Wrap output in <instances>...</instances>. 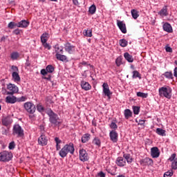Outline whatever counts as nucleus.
Here are the masks:
<instances>
[{"mask_svg":"<svg viewBox=\"0 0 177 177\" xmlns=\"http://www.w3.org/2000/svg\"><path fill=\"white\" fill-rule=\"evenodd\" d=\"M46 114L48 115L50 117V122L51 124H54V125H59V122L57 121L59 120V117L57 114L55 113L53 111L50 109H46Z\"/></svg>","mask_w":177,"mask_h":177,"instance_id":"nucleus-1","label":"nucleus"},{"mask_svg":"<svg viewBox=\"0 0 177 177\" xmlns=\"http://www.w3.org/2000/svg\"><path fill=\"white\" fill-rule=\"evenodd\" d=\"M13 158V154L12 152L4 151L0 153V161L3 162H8Z\"/></svg>","mask_w":177,"mask_h":177,"instance_id":"nucleus-2","label":"nucleus"},{"mask_svg":"<svg viewBox=\"0 0 177 177\" xmlns=\"http://www.w3.org/2000/svg\"><path fill=\"white\" fill-rule=\"evenodd\" d=\"M171 92H172V91L171 90V88L161 87L159 88L160 96L161 97L163 96L167 99H171V97H172V95L171 94Z\"/></svg>","mask_w":177,"mask_h":177,"instance_id":"nucleus-3","label":"nucleus"},{"mask_svg":"<svg viewBox=\"0 0 177 177\" xmlns=\"http://www.w3.org/2000/svg\"><path fill=\"white\" fill-rule=\"evenodd\" d=\"M55 71V66L53 65H48L46 68V71H45V80H46L47 84H50L52 86H53V82L50 80V75H49L48 77V73H52Z\"/></svg>","mask_w":177,"mask_h":177,"instance_id":"nucleus-4","label":"nucleus"},{"mask_svg":"<svg viewBox=\"0 0 177 177\" xmlns=\"http://www.w3.org/2000/svg\"><path fill=\"white\" fill-rule=\"evenodd\" d=\"M12 133L13 135H17L18 138H23L24 136V130L19 124H15L13 127Z\"/></svg>","mask_w":177,"mask_h":177,"instance_id":"nucleus-5","label":"nucleus"},{"mask_svg":"<svg viewBox=\"0 0 177 177\" xmlns=\"http://www.w3.org/2000/svg\"><path fill=\"white\" fill-rule=\"evenodd\" d=\"M24 107L27 113H29V114H34L37 110L35 105L32 102H30L24 103Z\"/></svg>","mask_w":177,"mask_h":177,"instance_id":"nucleus-6","label":"nucleus"},{"mask_svg":"<svg viewBox=\"0 0 177 177\" xmlns=\"http://www.w3.org/2000/svg\"><path fill=\"white\" fill-rule=\"evenodd\" d=\"M7 88L10 91L7 93V95H15V93H17V92H19V87L10 83L8 84Z\"/></svg>","mask_w":177,"mask_h":177,"instance_id":"nucleus-7","label":"nucleus"},{"mask_svg":"<svg viewBox=\"0 0 177 177\" xmlns=\"http://www.w3.org/2000/svg\"><path fill=\"white\" fill-rule=\"evenodd\" d=\"M140 165H142V167H146V166L151 167V166H153V162L151 158H145L140 160Z\"/></svg>","mask_w":177,"mask_h":177,"instance_id":"nucleus-8","label":"nucleus"},{"mask_svg":"<svg viewBox=\"0 0 177 177\" xmlns=\"http://www.w3.org/2000/svg\"><path fill=\"white\" fill-rule=\"evenodd\" d=\"M80 160L83 162H85V161H88V160H89V156L85 149L80 150Z\"/></svg>","mask_w":177,"mask_h":177,"instance_id":"nucleus-9","label":"nucleus"},{"mask_svg":"<svg viewBox=\"0 0 177 177\" xmlns=\"http://www.w3.org/2000/svg\"><path fill=\"white\" fill-rule=\"evenodd\" d=\"M103 88V93L105 95V96H107L109 99L111 97V91H110V88L109 87V84L107 83H104L102 84Z\"/></svg>","mask_w":177,"mask_h":177,"instance_id":"nucleus-10","label":"nucleus"},{"mask_svg":"<svg viewBox=\"0 0 177 177\" xmlns=\"http://www.w3.org/2000/svg\"><path fill=\"white\" fill-rule=\"evenodd\" d=\"M109 137L113 143H117L118 142V133H117L115 130L110 131Z\"/></svg>","mask_w":177,"mask_h":177,"instance_id":"nucleus-11","label":"nucleus"},{"mask_svg":"<svg viewBox=\"0 0 177 177\" xmlns=\"http://www.w3.org/2000/svg\"><path fill=\"white\" fill-rule=\"evenodd\" d=\"M65 150H66V152L70 153V154H74V151H75V149L74 148V144L72 142H70L69 144H66L64 146Z\"/></svg>","mask_w":177,"mask_h":177,"instance_id":"nucleus-12","label":"nucleus"},{"mask_svg":"<svg viewBox=\"0 0 177 177\" xmlns=\"http://www.w3.org/2000/svg\"><path fill=\"white\" fill-rule=\"evenodd\" d=\"M65 46V50L66 52H68L70 55H72V53H74L75 52V46L72 45L70 43H66L64 44Z\"/></svg>","mask_w":177,"mask_h":177,"instance_id":"nucleus-13","label":"nucleus"},{"mask_svg":"<svg viewBox=\"0 0 177 177\" xmlns=\"http://www.w3.org/2000/svg\"><path fill=\"white\" fill-rule=\"evenodd\" d=\"M151 156L153 158H158L160 157V149H158V147H153L151 149Z\"/></svg>","mask_w":177,"mask_h":177,"instance_id":"nucleus-14","label":"nucleus"},{"mask_svg":"<svg viewBox=\"0 0 177 177\" xmlns=\"http://www.w3.org/2000/svg\"><path fill=\"white\" fill-rule=\"evenodd\" d=\"M117 26L123 34H127V26L123 21L118 20Z\"/></svg>","mask_w":177,"mask_h":177,"instance_id":"nucleus-15","label":"nucleus"},{"mask_svg":"<svg viewBox=\"0 0 177 177\" xmlns=\"http://www.w3.org/2000/svg\"><path fill=\"white\" fill-rule=\"evenodd\" d=\"M80 86L82 89H83L84 91H91L92 88V86H91V84L88 82H85L84 80L81 82Z\"/></svg>","mask_w":177,"mask_h":177,"instance_id":"nucleus-16","label":"nucleus"},{"mask_svg":"<svg viewBox=\"0 0 177 177\" xmlns=\"http://www.w3.org/2000/svg\"><path fill=\"white\" fill-rule=\"evenodd\" d=\"M116 164L118 167H125L127 165V161L125 160L124 158L118 157L116 159Z\"/></svg>","mask_w":177,"mask_h":177,"instance_id":"nucleus-17","label":"nucleus"},{"mask_svg":"<svg viewBox=\"0 0 177 177\" xmlns=\"http://www.w3.org/2000/svg\"><path fill=\"white\" fill-rule=\"evenodd\" d=\"M30 25V22L26 20H22L18 23V27L19 28H27Z\"/></svg>","mask_w":177,"mask_h":177,"instance_id":"nucleus-18","label":"nucleus"},{"mask_svg":"<svg viewBox=\"0 0 177 177\" xmlns=\"http://www.w3.org/2000/svg\"><path fill=\"white\" fill-rule=\"evenodd\" d=\"M6 103H10L11 104H13L17 102V98L15 96H7L6 97Z\"/></svg>","mask_w":177,"mask_h":177,"instance_id":"nucleus-19","label":"nucleus"},{"mask_svg":"<svg viewBox=\"0 0 177 177\" xmlns=\"http://www.w3.org/2000/svg\"><path fill=\"white\" fill-rule=\"evenodd\" d=\"M123 158H124L125 161H127L128 164H131L132 163V161H133V158H132V156L129 153H124Z\"/></svg>","mask_w":177,"mask_h":177,"instance_id":"nucleus-20","label":"nucleus"},{"mask_svg":"<svg viewBox=\"0 0 177 177\" xmlns=\"http://www.w3.org/2000/svg\"><path fill=\"white\" fill-rule=\"evenodd\" d=\"M92 144L97 147H100V146H102V141L100 140V138H99V137H95L93 138Z\"/></svg>","mask_w":177,"mask_h":177,"instance_id":"nucleus-21","label":"nucleus"},{"mask_svg":"<svg viewBox=\"0 0 177 177\" xmlns=\"http://www.w3.org/2000/svg\"><path fill=\"white\" fill-rule=\"evenodd\" d=\"M124 57L129 63H133V57L129 53H125L124 54Z\"/></svg>","mask_w":177,"mask_h":177,"instance_id":"nucleus-22","label":"nucleus"},{"mask_svg":"<svg viewBox=\"0 0 177 177\" xmlns=\"http://www.w3.org/2000/svg\"><path fill=\"white\" fill-rule=\"evenodd\" d=\"M91 140V134L86 133L84 134L82 137V143H87Z\"/></svg>","mask_w":177,"mask_h":177,"instance_id":"nucleus-23","label":"nucleus"},{"mask_svg":"<svg viewBox=\"0 0 177 177\" xmlns=\"http://www.w3.org/2000/svg\"><path fill=\"white\" fill-rule=\"evenodd\" d=\"M3 125H5V127H8V125L12 124V119L10 117H6L3 118L2 120Z\"/></svg>","mask_w":177,"mask_h":177,"instance_id":"nucleus-24","label":"nucleus"},{"mask_svg":"<svg viewBox=\"0 0 177 177\" xmlns=\"http://www.w3.org/2000/svg\"><path fill=\"white\" fill-rule=\"evenodd\" d=\"M163 30L167 32H172V26H171V24L165 23L163 25Z\"/></svg>","mask_w":177,"mask_h":177,"instance_id":"nucleus-25","label":"nucleus"},{"mask_svg":"<svg viewBox=\"0 0 177 177\" xmlns=\"http://www.w3.org/2000/svg\"><path fill=\"white\" fill-rule=\"evenodd\" d=\"M55 56L57 60H60V62H66V60H67V57L66 55H62L59 53H56Z\"/></svg>","mask_w":177,"mask_h":177,"instance_id":"nucleus-26","label":"nucleus"},{"mask_svg":"<svg viewBox=\"0 0 177 177\" xmlns=\"http://www.w3.org/2000/svg\"><path fill=\"white\" fill-rule=\"evenodd\" d=\"M159 15L160 16H168V8H167V6H165L162 9L160 10Z\"/></svg>","mask_w":177,"mask_h":177,"instance_id":"nucleus-27","label":"nucleus"},{"mask_svg":"<svg viewBox=\"0 0 177 177\" xmlns=\"http://www.w3.org/2000/svg\"><path fill=\"white\" fill-rule=\"evenodd\" d=\"M67 154H68V153L67 152L64 147L61 150H59V155L60 156V157H62V158L67 157Z\"/></svg>","mask_w":177,"mask_h":177,"instance_id":"nucleus-28","label":"nucleus"},{"mask_svg":"<svg viewBox=\"0 0 177 177\" xmlns=\"http://www.w3.org/2000/svg\"><path fill=\"white\" fill-rule=\"evenodd\" d=\"M124 114L126 120H129V118L132 117V111L130 109H125Z\"/></svg>","mask_w":177,"mask_h":177,"instance_id":"nucleus-29","label":"nucleus"},{"mask_svg":"<svg viewBox=\"0 0 177 177\" xmlns=\"http://www.w3.org/2000/svg\"><path fill=\"white\" fill-rule=\"evenodd\" d=\"M12 76L15 82H20V75H19V73L13 72Z\"/></svg>","mask_w":177,"mask_h":177,"instance_id":"nucleus-30","label":"nucleus"},{"mask_svg":"<svg viewBox=\"0 0 177 177\" xmlns=\"http://www.w3.org/2000/svg\"><path fill=\"white\" fill-rule=\"evenodd\" d=\"M48 38H49V34L46 33L45 34V49H48V50H50L52 49V46L49 45V44L46 43L48 41Z\"/></svg>","mask_w":177,"mask_h":177,"instance_id":"nucleus-31","label":"nucleus"},{"mask_svg":"<svg viewBox=\"0 0 177 177\" xmlns=\"http://www.w3.org/2000/svg\"><path fill=\"white\" fill-rule=\"evenodd\" d=\"M38 143H39V145H41V146H44V145H45V135L44 134V133L39 138Z\"/></svg>","mask_w":177,"mask_h":177,"instance_id":"nucleus-32","label":"nucleus"},{"mask_svg":"<svg viewBox=\"0 0 177 177\" xmlns=\"http://www.w3.org/2000/svg\"><path fill=\"white\" fill-rule=\"evenodd\" d=\"M156 133L160 136H165V130L161 128H157Z\"/></svg>","mask_w":177,"mask_h":177,"instance_id":"nucleus-33","label":"nucleus"},{"mask_svg":"<svg viewBox=\"0 0 177 177\" xmlns=\"http://www.w3.org/2000/svg\"><path fill=\"white\" fill-rule=\"evenodd\" d=\"M132 78H139V80H142V75L138 71H133Z\"/></svg>","mask_w":177,"mask_h":177,"instance_id":"nucleus-34","label":"nucleus"},{"mask_svg":"<svg viewBox=\"0 0 177 177\" xmlns=\"http://www.w3.org/2000/svg\"><path fill=\"white\" fill-rule=\"evenodd\" d=\"M119 44L122 48H125V46L128 45V41H127L125 39H122L119 40Z\"/></svg>","mask_w":177,"mask_h":177,"instance_id":"nucleus-35","label":"nucleus"},{"mask_svg":"<svg viewBox=\"0 0 177 177\" xmlns=\"http://www.w3.org/2000/svg\"><path fill=\"white\" fill-rule=\"evenodd\" d=\"M131 15L133 19H135V20H136V19H138V17L139 16V12H138V10L135 9L131 10Z\"/></svg>","mask_w":177,"mask_h":177,"instance_id":"nucleus-36","label":"nucleus"},{"mask_svg":"<svg viewBox=\"0 0 177 177\" xmlns=\"http://www.w3.org/2000/svg\"><path fill=\"white\" fill-rule=\"evenodd\" d=\"M19 56L20 55H19V53L14 52V53H11L10 58L12 59V60H17V59H19Z\"/></svg>","mask_w":177,"mask_h":177,"instance_id":"nucleus-37","label":"nucleus"},{"mask_svg":"<svg viewBox=\"0 0 177 177\" xmlns=\"http://www.w3.org/2000/svg\"><path fill=\"white\" fill-rule=\"evenodd\" d=\"M88 12L91 15H95V13H96V6H95V4H93L89 8Z\"/></svg>","mask_w":177,"mask_h":177,"instance_id":"nucleus-38","label":"nucleus"},{"mask_svg":"<svg viewBox=\"0 0 177 177\" xmlns=\"http://www.w3.org/2000/svg\"><path fill=\"white\" fill-rule=\"evenodd\" d=\"M8 27L10 30H13V28H16V27H18V24L11 21L8 24Z\"/></svg>","mask_w":177,"mask_h":177,"instance_id":"nucleus-39","label":"nucleus"},{"mask_svg":"<svg viewBox=\"0 0 177 177\" xmlns=\"http://www.w3.org/2000/svg\"><path fill=\"white\" fill-rule=\"evenodd\" d=\"M109 127L111 129H113L112 131H117V129H118V126L114 122H111V123L109 124Z\"/></svg>","mask_w":177,"mask_h":177,"instance_id":"nucleus-40","label":"nucleus"},{"mask_svg":"<svg viewBox=\"0 0 177 177\" xmlns=\"http://www.w3.org/2000/svg\"><path fill=\"white\" fill-rule=\"evenodd\" d=\"M164 76L169 80H172L174 78V75H172V72H165L164 73Z\"/></svg>","mask_w":177,"mask_h":177,"instance_id":"nucleus-41","label":"nucleus"},{"mask_svg":"<svg viewBox=\"0 0 177 177\" xmlns=\"http://www.w3.org/2000/svg\"><path fill=\"white\" fill-rule=\"evenodd\" d=\"M37 111H39V113H42L45 111V108L41 104H39L37 105Z\"/></svg>","mask_w":177,"mask_h":177,"instance_id":"nucleus-42","label":"nucleus"},{"mask_svg":"<svg viewBox=\"0 0 177 177\" xmlns=\"http://www.w3.org/2000/svg\"><path fill=\"white\" fill-rule=\"evenodd\" d=\"M85 37H92V29L84 30Z\"/></svg>","mask_w":177,"mask_h":177,"instance_id":"nucleus-43","label":"nucleus"},{"mask_svg":"<svg viewBox=\"0 0 177 177\" xmlns=\"http://www.w3.org/2000/svg\"><path fill=\"white\" fill-rule=\"evenodd\" d=\"M55 52L57 53H62V54H63V48L59 47V45H57V44L55 45Z\"/></svg>","mask_w":177,"mask_h":177,"instance_id":"nucleus-44","label":"nucleus"},{"mask_svg":"<svg viewBox=\"0 0 177 177\" xmlns=\"http://www.w3.org/2000/svg\"><path fill=\"white\" fill-rule=\"evenodd\" d=\"M137 96L138 97H142L143 99H146L147 97V93H142V92H138Z\"/></svg>","mask_w":177,"mask_h":177,"instance_id":"nucleus-45","label":"nucleus"},{"mask_svg":"<svg viewBox=\"0 0 177 177\" xmlns=\"http://www.w3.org/2000/svg\"><path fill=\"white\" fill-rule=\"evenodd\" d=\"M174 175V171L170 170L164 174V177H171Z\"/></svg>","mask_w":177,"mask_h":177,"instance_id":"nucleus-46","label":"nucleus"},{"mask_svg":"<svg viewBox=\"0 0 177 177\" xmlns=\"http://www.w3.org/2000/svg\"><path fill=\"white\" fill-rule=\"evenodd\" d=\"M133 113L136 114V115L139 114V112L140 111V107L133 106Z\"/></svg>","mask_w":177,"mask_h":177,"instance_id":"nucleus-47","label":"nucleus"},{"mask_svg":"<svg viewBox=\"0 0 177 177\" xmlns=\"http://www.w3.org/2000/svg\"><path fill=\"white\" fill-rule=\"evenodd\" d=\"M15 147H16V144L15 143V141H12L11 142H10L8 149L10 150H13V149H15Z\"/></svg>","mask_w":177,"mask_h":177,"instance_id":"nucleus-48","label":"nucleus"},{"mask_svg":"<svg viewBox=\"0 0 177 177\" xmlns=\"http://www.w3.org/2000/svg\"><path fill=\"white\" fill-rule=\"evenodd\" d=\"M172 169H177V158H176L171 163Z\"/></svg>","mask_w":177,"mask_h":177,"instance_id":"nucleus-49","label":"nucleus"},{"mask_svg":"<svg viewBox=\"0 0 177 177\" xmlns=\"http://www.w3.org/2000/svg\"><path fill=\"white\" fill-rule=\"evenodd\" d=\"M26 100H27V97L25 96H22L20 97L17 98V102H26Z\"/></svg>","mask_w":177,"mask_h":177,"instance_id":"nucleus-50","label":"nucleus"},{"mask_svg":"<svg viewBox=\"0 0 177 177\" xmlns=\"http://www.w3.org/2000/svg\"><path fill=\"white\" fill-rule=\"evenodd\" d=\"M122 62V61L121 59V57H118L115 60L116 66H118V67H120L121 66Z\"/></svg>","mask_w":177,"mask_h":177,"instance_id":"nucleus-51","label":"nucleus"},{"mask_svg":"<svg viewBox=\"0 0 177 177\" xmlns=\"http://www.w3.org/2000/svg\"><path fill=\"white\" fill-rule=\"evenodd\" d=\"M80 65L82 66H84L86 67H88V66H89V67H93L92 66V65H91V64H88V62H85V61H83L80 63Z\"/></svg>","mask_w":177,"mask_h":177,"instance_id":"nucleus-52","label":"nucleus"},{"mask_svg":"<svg viewBox=\"0 0 177 177\" xmlns=\"http://www.w3.org/2000/svg\"><path fill=\"white\" fill-rule=\"evenodd\" d=\"M176 158V153H173L171 154V156L169 157V158L168 159L169 161H175V158Z\"/></svg>","mask_w":177,"mask_h":177,"instance_id":"nucleus-53","label":"nucleus"},{"mask_svg":"<svg viewBox=\"0 0 177 177\" xmlns=\"http://www.w3.org/2000/svg\"><path fill=\"white\" fill-rule=\"evenodd\" d=\"M41 42L44 46H45V33H43L41 36Z\"/></svg>","mask_w":177,"mask_h":177,"instance_id":"nucleus-54","label":"nucleus"},{"mask_svg":"<svg viewBox=\"0 0 177 177\" xmlns=\"http://www.w3.org/2000/svg\"><path fill=\"white\" fill-rule=\"evenodd\" d=\"M21 31V30L20 29L17 28L12 31V33H14L15 35H19V34H20Z\"/></svg>","mask_w":177,"mask_h":177,"instance_id":"nucleus-55","label":"nucleus"},{"mask_svg":"<svg viewBox=\"0 0 177 177\" xmlns=\"http://www.w3.org/2000/svg\"><path fill=\"white\" fill-rule=\"evenodd\" d=\"M55 142L56 145H60V143H62V140L57 137L55 138Z\"/></svg>","mask_w":177,"mask_h":177,"instance_id":"nucleus-56","label":"nucleus"},{"mask_svg":"<svg viewBox=\"0 0 177 177\" xmlns=\"http://www.w3.org/2000/svg\"><path fill=\"white\" fill-rule=\"evenodd\" d=\"M166 52H169V53H172V48L169 46L165 47Z\"/></svg>","mask_w":177,"mask_h":177,"instance_id":"nucleus-57","label":"nucleus"},{"mask_svg":"<svg viewBox=\"0 0 177 177\" xmlns=\"http://www.w3.org/2000/svg\"><path fill=\"white\" fill-rule=\"evenodd\" d=\"M11 68L14 71V73H17V71H19V68L16 66H12Z\"/></svg>","mask_w":177,"mask_h":177,"instance_id":"nucleus-58","label":"nucleus"},{"mask_svg":"<svg viewBox=\"0 0 177 177\" xmlns=\"http://www.w3.org/2000/svg\"><path fill=\"white\" fill-rule=\"evenodd\" d=\"M145 122H146V120H140L138 121V125H145Z\"/></svg>","mask_w":177,"mask_h":177,"instance_id":"nucleus-59","label":"nucleus"},{"mask_svg":"<svg viewBox=\"0 0 177 177\" xmlns=\"http://www.w3.org/2000/svg\"><path fill=\"white\" fill-rule=\"evenodd\" d=\"M98 176L100 177H106V174L103 171L98 173Z\"/></svg>","mask_w":177,"mask_h":177,"instance_id":"nucleus-60","label":"nucleus"},{"mask_svg":"<svg viewBox=\"0 0 177 177\" xmlns=\"http://www.w3.org/2000/svg\"><path fill=\"white\" fill-rule=\"evenodd\" d=\"M174 77L177 78V67L174 68Z\"/></svg>","mask_w":177,"mask_h":177,"instance_id":"nucleus-61","label":"nucleus"},{"mask_svg":"<svg viewBox=\"0 0 177 177\" xmlns=\"http://www.w3.org/2000/svg\"><path fill=\"white\" fill-rule=\"evenodd\" d=\"M73 5H79L78 0H73Z\"/></svg>","mask_w":177,"mask_h":177,"instance_id":"nucleus-62","label":"nucleus"},{"mask_svg":"<svg viewBox=\"0 0 177 177\" xmlns=\"http://www.w3.org/2000/svg\"><path fill=\"white\" fill-rule=\"evenodd\" d=\"M40 131L41 132L45 131V127L44 125H40Z\"/></svg>","mask_w":177,"mask_h":177,"instance_id":"nucleus-63","label":"nucleus"},{"mask_svg":"<svg viewBox=\"0 0 177 177\" xmlns=\"http://www.w3.org/2000/svg\"><path fill=\"white\" fill-rule=\"evenodd\" d=\"M56 149H57V150H60L61 147H60L59 144H56Z\"/></svg>","mask_w":177,"mask_h":177,"instance_id":"nucleus-64","label":"nucleus"}]
</instances>
